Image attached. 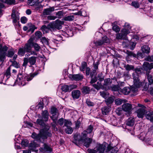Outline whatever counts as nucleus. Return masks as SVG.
I'll return each instance as SVG.
<instances>
[{"label":"nucleus","instance_id":"nucleus-15","mask_svg":"<svg viewBox=\"0 0 153 153\" xmlns=\"http://www.w3.org/2000/svg\"><path fill=\"white\" fill-rule=\"evenodd\" d=\"M93 129V127L91 125L88 126L86 130L83 131L81 135H82V137H85L87 136V134L91 133Z\"/></svg>","mask_w":153,"mask_h":153},{"label":"nucleus","instance_id":"nucleus-35","mask_svg":"<svg viewBox=\"0 0 153 153\" xmlns=\"http://www.w3.org/2000/svg\"><path fill=\"white\" fill-rule=\"evenodd\" d=\"M61 89L63 91L65 92H70L69 86L67 85H62L61 87Z\"/></svg>","mask_w":153,"mask_h":153},{"label":"nucleus","instance_id":"nucleus-18","mask_svg":"<svg viewBox=\"0 0 153 153\" xmlns=\"http://www.w3.org/2000/svg\"><path fill=\"white\" fill-rule=\"evenodd\" d=\"M107 152H110L111 153H117L118 151V148L116 146L112 147L108 146L107 148Z\"/></svg>","mask_w":153,"mask_h":153},{"label":"nucleus","instance_id":"nucleus-64","mask_svg":"<svg viewBox=\"0 0 153 153\" xmlns=\"http://www.w3.org/2000/svg\"><path fill=\"white\" fill-rule=\"evenodd\" d=\"M21 21L22 23L25 24L27 22V19L25 17H22L21 19Z\"/></svg>","mask_w":153,"mask_h":153},{"label":"nucleus","instance_id":"nucleus-9","mask_svg":"<svg viewBox=\"0 0 153 153\" xmlns=\"http://www.w3.org/2000/svg\"><path fill=\"white\" fill-rule=\"evenodd\" d=\"M109 43V39L105 36L102 37L101 39L94 42V43L97 46L105 45L106 44H108Z\"/></svg>","mask_w":153,"mask_h":153},{"label":"nucleus","instance_id":"nucleus-55","mask_svg":"<svg viewBox=\"0 0 153 153\" xmlns=\"http://www.w3.org/2000/svg\"><path fill=\"white\" fill-rule=\"evenodd\" d=\"M98 77L99 78L98 80L99 81V82H101L102 81L104 80V76L101 73L98 74Z\"/></svg>","mask_w":153,"mask_h":153},{"label":"nucleus","instance_id":"nucleus-34","mask_svg":"<svg viewBox=\"0 0 153 153\" xmlns=\"http://www.w3.org/2000/svg\"><path fill=\"white\" fill-rule=\"evenodd\" d=\"M140 85L139 87L137 86L136 85H135L134 84V86L133 87H132L131 88H130L131 90V91H132L133 92H136L137 90V88H139L140 87L141 85H142V82L140 81Z\"/></svg>","mask_w":153,"mask_h":153},{"label":"nucleus","instance_id":"nucleus-13","mask_svg":"<svg viewBox=\"0 0 153 153\" xmlns=\"http://www.w3.org/2000/svg\"><path fill=\"white\" fill-rule=\"evenodd\" d=\"M143 68L146 71L150 70L153 68V63L150 64L147 62H144L143 65Z\"/></svg>","mask_w":153,"mask_h":153},{"label":"nucleus","instance_id":"nucleus-49","mask_svg":"<svg viewBox=\"0 0 153 153\" xmlns=\"http://www.w3.org/2000/svg\"><path fill=\"white\" fill-rule=\"evenodd\" d=\"M56 18L60 19L63 16V12L62 11H59L56 13Z\"/></svg>","mask_w":153,"mask_h":153},{"label":"nucleus","instance_id":"nucleus-24","mask_svg":"<svg viewBox=\"0 0 153 153\" xmlns=\"http://www.w3.org/2000/svg\"><path fill=\"white\" fill-rule=\"evenodd\" d=\"M134 119L133 117H130L127 120L126 122V124L127 126H132L134 124Z\"/></svg>","mask_w":153,"mask_h":153},{"label":"nucleus","instance_id":"nucleus-4","mask_svg":"<svg viewBox=\"0 0 153 153\" xmlns=\"http://www.w3.org/2000/svg\"><path fill=\"white\" fill-rule=\"evenodd\" d=\"M34 74L24 76L21 74H19L17 76L16 82L19 85L23 86L27 83V82L30 81L36 75Z\"/></svg>","mask_w":153,"mask_h":153},{"label":"nucleus","instance_id":"nucleus-11","mask_svg":"<svg viewBox=\"0 0 153 153\" xmlns=\"http://www.w3.org/2000/svg\"><path fill=\"white\" fill-rule=\"evenodd\" d=\"M32 46V39H30L28 41L27 43L25 44L23 48L26 52H29L31 50Z\"/></svg>","mask_w":153,"mask_h":153},{"label":"nucleus","instance_id":"nucleus-44","mask_svg":"<svg viewBox=\"0 0 153 153\" xmlns=\"http://www.w3.org/2000/svg\"><path fill=\"white\" fill-rule=\"evenodd\" d=\"M30 26L29 27L28 30V32H29L31 31V33H33L34 31V30L36 29L35 26L33 25H32L31 24H30Z\"/></svg>","mask_w":153,"mask_h":153},{"label":"nucleus","instance_id":"nucleus-2","mask_svg":"<svg viewBox=\"0 0 153 153\" xmlns=\"http://www.w3.org/2000/svg\"><path fill=\"white\" fill-rule=\"evenodd\" d=\"M74 140L73 141L74 143L77 145L81 144H83V145L86 148L88 147L92 140L90 138H86L83 137L82 135H80L79 134H76L74 135Z\"/></svg>","mask_w":153,"mask_h":153},{"label":"nucleus","instance_id":"nucleus-30","mask_svg":"<svg viewBox=\"0 0 153 153\" xmlns=\"http://www.w3.org/2000/svg\"><path fill=\"white\" fill-rule=\"evenodd\" d=\"M39 146L38 144L34 142H33L30 144L29 147L31 150H33L36 147H38Z\"/></svg>","mask_w":153,"mask_h":153},{"label":"nucleus","instance_id":"nucleus-17","mask_svg":"<svg viewBox=\"0 0 153 153\" xmlns=\"http://www.w3.org/2000/svg\"><path fill=\"white\" fill-rule=\"evenodd\" d=\"M124 82H119L118 83L117 85H113L111 87V90L113 91H120V88L119 86L120 85H123Z\"/></svg>","mask_w":153,"mask_h":153},{"label":"nucleus","instance_id":"nucleus-57","mask_svg":"<svg viewBox=\"0 0 153 153\" xmlns=\"http://www.w3.org/2000/svg\"><path fill=\"white\" fill-rule=\"evenodd\" d=\"M112 29L116 32H118L120 30L119 27L117 25H114L112 27Z\"/></svg>","mask_w":153,"mask_h":153},{"label":"nucleus","instance_id":"nucleus-39","mask_svg":"<svg viewBox=\"0 0 153 153\" xmlns=\"http://www.w3.org/2000/svg\"><path fill=\"white\" fill-rule=\"evenodd\" d=\"M11 69L10 66L6 70V72L4 75L7 77V79H8L10 77V71Z\"/></svg>","mask_w":153,"mask_h":153},{"label":"nucleus","instance_id":"nucleus-33","mask_svg":"<svg viewBox=\"0 0 153 153\" xmlns=\"http://www.w3.org/2000/svg\"><path fill=\"white\" fill-rule=\"evenodd\" d=\"M121 91L125 95L128 94L131 91V90L128 87H126L124 88L123 89L121 90Z\"/></svg>","mask_w":153,"mask_h":153},{"label":"nucleus","instance_id":"nucleus-21","mask_svg":"<svg viewBox=\"0 0 153 153\" xmlns=\"http://www.w3.org/2000/svg\"><path fill=\"white\" fill-rule=\"evenodd\" d=\"M54 8L53 7H50L49 8H48L47 9H45L44 10V11L43 12V14L45 15H50L51 13L54 11Z\"/></svg>","mask_w":153,"mask_h":153},{"label":"nucleus","instance_id":"nucleus-31","mask_svg":"<svg viewBox=\"0 0 153 153\" xmlns=\"http://www.w3.org/2000/svg\"><path fill=\"white\" fill-rule=\"evenodd\" d=\"M32 45L36 51L39 52L41 50V48L40 46L37 43L34 42L33 40Z\"/></svg>","mask_w":153,"mask_h":153},{"label":"nucleus","instance_id":"nucleus-28","mask_svg":"<svg viewBox=\"0 0 153 153\" xmlns=\"http://www.w3.org/2000/svg\"><path fill=\"white\" fill-rule=\"evenodd\" d=\"M43 148H41V149L42 150V151L44 152H51L52 149L49 146L46 144H44L43 145Z\"/></svg>","mask_w":153,"mask_h":153},{"label":"nucleus","instance_id":"nucleus-10","mask_svg":"<svg viewBox=\"0 0 153 153\" xmlns=\"http://www.w3.org/2000/svg\"><path fill=\"white\" fill-rule=\"evenodd\" d=\"M122 110L127 113L129 115L131 113L132 106L131 104L127 103L123 104L122 105Z\"/></svg>","mask_w":153,"mask_h":153},{"label":"nucleus","instance_id":"nucleus-45","mask_svg":"<svg viewBox=\"0 0 153 153\" xmlns=\"http://www.w3.org/2000/svg\"><path fill=\"white\" fill-rule=\"evenodd\" d=\"M148 79L149 83V85L148 86L149 87L150 85H152V83L153 82V79L152 76L150 75H148Z\"/></svg>","mask_w":153,"mask_h":153},{"label":"nucleus","instance_id":"nucleus-59","mask_svg":"<svg viewBox=\"0 0 153 153\" xmlns=\"http://www.w3.org/2000/svg\"><path fill=\"white\" fill-rule=\"evenodd\" d=\"M100 95L105 99L107 97V94L105 91L100 92Z\"/></svg>","mask_w":153,"mask_h":153},{"label":"nucleus","instance_id":"nucleus-43","mask_svg":"<svg viewBox=\"0 0 153 153\" xmlns=\"http://www.w3.org/2000/svg\"><path fill=\"white\" fill-rule=\"evenodd\" d=\"M2 1L9 4H15L16 3L15 0H5V1L2 0Z\"/></svg>","mask_w":153,"mask_h":153},{"label":"nucleus","instance_id":"nucleus-47","mask_svg":"<svg viewBox=\"0 0 153 153\" xmlns=\"http://www.w3.org/2000/svg\"><path fill=\"white\" fill-rule=\"evenodd\" d=\"M125 67L126 70L127 71H130L131 70H133L134 68V66L132 65H130L127 64L125 66Z\"/></svg>","mask_w":153,"mask_h":153},{"label":"nucleus","instance_id":"nucleus-63","mask_svg":"<svg viewBox=\"0 0 153 153\" xmlns=\"http://www.w3.org/2000/svg\"><path fill=\"white\" fill-rule=\"evenodd\" d=\"M146 60L149 62H153V55L151 56H148L146 58Z\"/></svg>","mask_w":153,"mask_h":153},{"label":"nucleus","instance_id":"nucleus-58","mask_svg":"<svg viewBox=\"0 0 153 153\" xmlns=\"http://www.w3.org/2000/svg\"><path fill=\"white\" fill-rule=\"evenodd\" d=\"M132 5L135 8H138L139 7V3L136 1H133L131 3Z\"/></svg>","mask_w":153,"mask_h":153},{"label":"nucleus","instance_id":"nucleus-29","mask_svg":"<svg viewBox=\"0 0 153 153\" xmlns=\"http://www.w3.org/2000/svg\"><path fill=\"white\" fill-rule=\"evenodd\" d=\"M32 6L33 9L36 11H37L42 8V5L40 4H31Z\"/></svg>","mask_w":153,"mask_h":153},{"label":"nucleus","instance_id":"nucleus-27","mask_svg":"<svg viewBox=\"0 0 153 153\" xmlns=\"http://www.w3.org/2000/svg\"><path fill=\"white\" fill-rule=\"evenodd\" d=\"M141 50L143 53L148 54L150 52V48L148 45H144L142 47Z\"/></svg>","mask_w":153,"mask_h":153},{"label":"nucleus","instance_id":"nucleus-38","mask_svg":"<svg viewBox=\"0 0 153 153\" xmlns=\"http://www.w3.org/2000/svg\"><path fill=\"white\" fill-rule=\"evenodd\" d=\"M123 102H126V100L122 99H116L115 101L116 104L118 105L121 104Z\"/></svg>","mask_w":153,"mask_h":153},{"label":"nucleus","instance_id":"nucleus-20","mask_svg":"<svg viewBox=\"0 0 153 153\" xmlns=\"http://www.w3.org/2000/svg\"><path fill=\"white\" fill-rule=\"evenodd\" d=\"M102 114L103 115L107 114L111 110V107L108 106H105L101 109Z\"/></svg>","mask_w":153,"mask_h":153},{"label":"nucleus","instance_id":"nucleus-25","mask_svg":"<svg viewBox=\"0 0 153 153\" xmlns=\"http://www.w3.org/2000/svg\"><path fill=\"white\" fill-rule=\"evenodd\" d=\"M28 62L30 64V67H31L32 65H35L36 62V57L32 56L28 58Z\"/></svg>","mask_w":153,"mask_h":153},{"label":"nucleus","instance_id":"nucleus-26","mask_svg":"<svg viewBox=\"0 0 153 153\" xmlns=\"http://www.w3.org/2000/svg\"><path fill=\"white\" fill-rule=\"evenodd\" d=\"M80 94V92L79 90H74L72 92V95L74 99H78Z\"/></svg>","mask_w":153,"mask_h":153},{"label":"nucleus","instance_id":"nucleus-56","mask_svg":"<svg viewBox=\"0 0 153 153\" xmlns=\"http://www.w3.org/2000/svg\"><path fill=\"white\" fill-rule=\"evenodd\" d=\"M116 112L118 115H121L123 113L122 109L121 108H118L116 110Z\"/></svg>","mask_w":153,"mask_h":153},{"label":"nucleus","instance_id":"nucleus-52","mask_svg":"<svg viewBox=\"0 0 153 153\" xmlns=\"http://www.w3.org/2000/svg\"><path fill=\"white\" fill-rule=\"evenodd\" d=\"M72 123L69 120H65L64 121V125L67 126V127H70Z\"/></svg>","mask_w":153,"mask_h":153},{"label":"nucleus","instance_id":"nucleus-14","mask_svg":"<svg viewBox=\"0 0 153 153\" xmlns=\"http://www.w3.org/2000/svg\"><path fill=\"white\" fill-rule=\"evenodd\" d=\"M146 112V110L144 108H140L136 111L137 116L140 118H143Z\"/></svg>","mask_w":153,"mask_h":153},{"label":"nucleus","instance_id":"nucleus-1","mask_svg":"<svg viewBox=\"0 0 153 153\" xmlns=\"http://www.w3.org/2000/svg\"><path fill=\"white\" fill-rule=\"evenodd\" d=\"M36 123L42 127L40 133L37 134L35 132L33 133L32 134V137L39 142H43L45 139H47L48 136L50 137L51 134L48 131L50 127L48 125H46L43 120L38 119L36 121Z\"/></svg>","mask_w":153,"mask_h":153},{"label":"nucleus","instance_id":"nucleus-61","mask_svg":"<svg viewBox=\"0 0 153 153\" xmlns=\"http://www.w3.org/2000/svg\"><path fill=\"white\" fill-rule=\"evenodd\" d=\"M41 29L43 31H45L47 32V31L48 30L47 27L45 25H43L42 26L41 28Z\"/></svg>","mask_w":153,"mask_h":153},{"label":"nucleus","instance_id":"nucleus-19","mask_svg":"<svg viewBox=\"0 0 153 153\" xmlns=\"http://www.w3.org/2000/svg\"><path fill=\"white\" fill-rule=\"evenodd\" d=\"M146 118L149 120L150 121L153 123V111H148L146 112Z\"/></svg>","mask_w":153,"mask_h":153},{"label":"nucleus","instance_id":"nucleus-12","mask_svg":"<svg viewBox=\"0 0 153 153\" xmlns=\"http://www.w3.org/2000/svg\"><path fill=\"white\" fill-rule=\"evenodd\" d=\"M11 16L13 19V23L16 22L17 21L19 20V13L16 12V8H13Z\"/></svg>","mask_w":153,"mask_h":153},{"label":"nucleus","instance_id":"nucleus-22","mask_svg":"<svg viewBox=\"0 0 153 153\" xmlns=\"http://www.w3.org/2000/svg\"><path fill=\"white\" fill-rule=\"evenodd\" d=\"M49 113L47 110H45L42 111V117L43 120L45 121H47L48 119Z\"/></svg>","mask_w":153,"mask_h":153},{"label":"nucleus","instance_id":"nucleus-48","mask_svg":"<svg viewBox=\"0 0 153 153\" xmlns=\"http://www.w3.org/2000/svg\"><path fill=\"white\" fill-rule=\"evenodd\" d=\"M28 141L27 140H23L21 143V144L22 146L26 147L28 145Z\"/></svg>","mask_w":153,"mask_h":153},{"label":"nucleus","instance_id":"nucleus-62","mask_svg":"<svg viewBox=\"0 0 153 153\" xmlns=\"http://www.w3.org/2000/svg\"><path fill=\"white\" fill-rule=\"evenodd\" d=\"M86 103L89 106H93L94 105V103L92 102L89 100H87Z\"/></svg>","mask_w":153,"mask_h":153},{"label":"nucleus","instance_id":"nucleus-5","mask_svg":"<svg viewBox=\"0 0 153 153\" xmlns=\"http://www.w3.org/2000/svg\"><path fill=\"white\" fill-rule=\"evenodd\" d=\"M111 82L112 80L109 78L105 79L103 85H102L100 82H98L97 84H93L92 85L97 90L100 89L108 90L110 88V86Z\"/></svg>","mask_w":153,"mask_h":153},{"label":"nucleus","instance_id":"nucleus-40","mask_svg":"<svg viewBox=\"0 0 153 153\" xmlns=\"http://www.w3.org/2000/svg\"><path fill=\"white\" fill-rule=\"evenodd\" d=\"M90 88L86 86L82 88V92L84 94L88 93L90 92Z\"/></svg>","mask_w":153,"mask_h":153},{"label":"nucleus","instance_id":"nucleus-50","mask_svg":"<svg viewBox=\"0 0 153 153\" xmlns=\"http://www.w3.org/2000/svg\"><path fill=\"white\" fill-rule=\"evenodd\" d=\"M87 66L86 63L85 62H83L80 68V71H84L85 70V68H86V67Z\"/></svg>","mask_w":153,"mask_h":153},{"label":"nucleus","instance_id":"nucleus-37","mask_svg":"<svg viewBox=\"0 0 153 153\" xmlns=\"http://www.w3.org/2000/svg\"><path fill=\"white\" fill-rule=\"evenodd\" d=\"M48 27L51 30H55L56 29L54 22L48 24Z\"/></svg>","mask_w":153,"mask_h":153},{"label":"nucleus","instance_id":"nucleus-53","mask_svg":"<svg viewBox=\"0 0 153 153\" xmlns=\"http://www.w3.org/2000/svg\"><path fill=\"white\" fill-rule=\"evenodd\" d=\"M28 62V58H25L24 59V62L22 65V66L25 67V69Z\"/></svg>","mask_w":153,"mask_h":153},{"label":"nucleus","instance_id":"nucleus-36","mask_svg":"<svg viewBox=\"0 0 153 153\" xmlns=\"http://www.w3.org/2000/svg\"><path fill=\"white\" fill-rule=\"evenodd\" d=\"M51 113L52 114L55 115H59L58 110L54 107H52L51 108Z\"/></svg>","mask_w":153,"mask_h":153},{"label":"nucleus","instance_id":"nucleus-8","mask_svg":"<svg viewBox=\"0 0 153 153\" xmlns=\"http://www.w3.org/2000/svg\"><path fill=\"white\" fill-rule=\"evenodd\" d=\"M141 69L140 68H136L134 70L135 72L133 74L134 82V84L136 85L138 87L140 84L138 74L141 73Z\"/></svg>","mask_w":153,"mask_h":153},{"label":"nucleus","instance_id":"nucleus-32","mask_svg":"<svg viewBox=\"0 0 153 153\" xmlns=\"http://www.w3.org/2000/svg\"><path fill=\"white\" fill-rule=\"evenodd\" d=\"M74 19L73 15H70L64 17L62 20L65 21H72Z\"/></svg>","mask_w":153,"mask_h":153},{"label":"nucleus","instance_id":"nucleus-7","mask_svg":"<svg viewBox=\"0 0 153 153\" xmlns=\"http://www.w3.org/2000/svg\"><path fill=\"white\" fill-rule=\"evenodd\" d=\"M130 33V31L126 29L121 30L120 33H117L116 35V38L117 39L127 40V35Z\"/></svg>","mask_w":153,"mask_h":153},{"label":"nucleus","instance_id":"nucleus-16","mask_svg":"<svg viewBox=\"0 0 153 153\" xmlns=\"http://www.w3.org/2000/svg\"><path fill=\"white\" fill-rule=\"evenodd\" d=\"M54 23L56 29L60 30L62 29V25L64 24V22L59 19H57L54 22Z\"/></svg>","mask_w":153,"mask_h":153},{"label":"nucleus","instance_id":"nucleus-23","mask_svg":"<svg viewBox=\"0 0 153 153\" xmlns=\"http://www.w3.org/2000/svg\"><path fill=\"white\" fill-rule=\"evenodd\" d=\"M83 77L82 75L79 74H74L72 76V79L76 81L81 80L83 78Z\"/></svg>","mask_w":153,"mask_h":153},{"label":"nucleus","instance_id":"nucleus-6","mask_svg":"<svg viewBox=\"0 0 153 153\" xmlns=\"http://www.w3.org/2000/svg\"><path fill=\"white\" fill-rule=\"evenodd\" d=\"M105 149V145L100 143H97L94 149H89L88 152L89 153H104Z\"/></svg>","mask_w":153,"mask_h":153},{"label":"nucleus","instance_id":"nucleus-46","mask_svg":"<svg viewBox=\"0 0 153 153\" xmlns=\"http://www.w3.org/2000/svg\"><path fill=\"white\" fill-rule=\"evenodd\" d=\"M65 131L66 133L71 134L73 132V129L71 127H67L65 129Z\"/></svg>","mask_w":153,"mask_h":153},{"label":"nucleus","instance_id":"nucleus-41","mask_svg":"<svg viewBox=\"0 0 153 153\" xmlns=\"http://www.w3.org/2000/svg\"><path fill=\"white\" fill-rule=\"evenodd\" d=\"M114 99L112 97H109L105 100L107 105H109L113 102Z\"/></svg>","mask_w":153,"mask_h":153},{"label":"nucleus","instance_id":"nucleus-3","mask_svg":"<svg viewBox=\"0 0 153 153\" xmlns=\"http://www.w3.org/2000/svg\"><path fill=\"white\" fill-rule=\"evenodd\" d=\"M8 48L6 46H2L0 45V62H3L6 59V56L11 57L14 54V52L11 50H8L7 53Z\"/></svg>","mask_w":153,"mask_h":153},{"label":"nucleus","instance_id":"nucleus-51","mask_svg":"<svg viewBox=\"0 0 153 153\" xmlns=\"http://www.w3.org/2000/svg\"><path fill=\"white\" fill-rule=\"evenodd\" d=\"M58 115H55V114H53L52 116L51 117V118L55 123H56V120L58 118Z\"/></svg>","mask_w":153,"mask_h":153},{"label":"nucleus","instance_id":"nucleus-42","mask_svg":"<svg viewBox=\"0 0 153 153\" xmlns=\"http://www.w3.org/2000/svg\"><path fill=\"white\" fill-rule=\"evenodd\" d=\"M25 52L24 48H20L19 49L18 54L21 56H23L25 54Z\"/></svg>","mask_w":153,"mask_h":153},{"label":"nucleus","instance_id":"nucleus-54","mask_svg":"<svg viewBox=\"0 0 153 153\" xmlns=\"http://www.w3.org/2000/svg\"><path fill=\"white\" fill-rule=\"evenodd\" d=\"M41 41L43 44L46 45H48L49 44L48 40L45 37L42 38Z\"/></svg>","mask_w":153,"mask_h":153},{"label":"nucleus","instance_id":"nucleus-60","mask_svg":"<svg viewBox=\"0 0 153 153\" xmlns=\"http://www.w3.org/2000/svg\"><path fill=\"white\" fill-rule=\"evenodd\" d=\"M35 35L36 37L38 38H40L42 36V33L41 32L39 31L36 32Z\"/></svg>","mask_w":153,"mask_h":153}]
</instances>
